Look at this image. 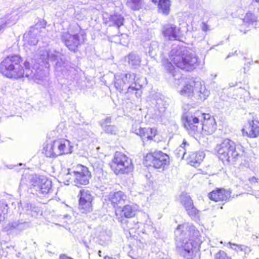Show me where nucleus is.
<instances>
[{
    "mask_svg": "<svg viewBox=\"0 0 259 259\" xmlns=\"http://www.w3.org/2000/svg\"><path fill=\"white\" fill-rule=\"evenodd\" d=\"M218 156L223 162H233L243 152V147L233 141L226 139L215 148Z\"/></svg>",
    "mask_w": 259,
    "mask_h": 259,
    "instance_id": "5",
    "label": "nucleus"
},
{
    "mask_svg": "<svg viewBox=\"0 0 259 259\" xmlns=\"http://www.w3.org/2000/svg\"><path fill=\"white\" fill-rule=\"evenodd\" d=\"M132 131L140 136L143 142L145 140H152L157 134V130L155 128H142L138 124L133 125Z\"/></svg>",
    "mask_w": 259,
    "mask_h": 259,
    "instance_id": "14",
    "label": "nucleus"
},
{
    "mask_svg": "<svg viewBox=\"0 0 259 259\" xmlns=\"http://www.w3.org/2000/svg\"><path fill=\"white\" fill-rule=\"evenodd\" d=\"M25 225V223L22 221H14L8 224L4 229L8 233H11L14 231H20L23 230Z\"/></svg>",
    "mask_w": 259,
    "mask_h": 259,
    "instance_id": "27",
    "label": "nucleus"
},
{
    "mask_svg": "<svg viewBox=\"0 0 259 259\" xmlns=\"http://www.w3.org/2000/svg\"><path fill=\"white\" fill-rule=\"evenodd\" d=\"M189 147V144L184 139L182 144L175 151V153L178 158L184 159L186 154V151Z\"/></svg>",
    "mask_w": 259,
    "mask_h": 259,
    "instance_id": "28",
    "label": "nucleus"
},
{
    "mask_svg": "<svg viewBox=\"0 0 259 259\" xmlns=\"http://www.w3.org/2000/svg\"><path fill=\"white\" fill-rule=\"evenodd\" d=\"M152 1H153V2H156L157 1V0H152Z\"/></svg>",
    "mask_w": 259,
    "mask_h": 259,
    "instance_id": "50",
    "label": "nucleus"
},
{
    "mask_svg": "<svg viewBox=\"0 0 259 259\" xmlns=\"http://www.w3.org/2000/svg\"><path fill=\"white\" fill-rule=\"evenodd\" d=\"M19 254H20V253H19V254H18L17 256H19Z\"/></svg>",
    "mask_w": 259,
    "mask_h": 259,
    "instance_id": "51",
    "label": "nucleus"
},
{
    "mask_svg": "<svg viewBox=\"0 0 259 259\" xmlns=\"http://www.w3.org/2000/svg\"><path fill=\"white\" fill-rule=\"evenodd\" d=\"M91 178V173L87 167L81 164H77L72 168L68 169V172L65 176V185H69L70 182H73L77 187L87 185L89 183Z\"/></svg>",
    "mask_w": 259,
    "mask_h": 259,
    "instance_id": "6",
    "label": "nucleus"
},
{
    "mask_svg": "<svg viewBox=\"0 0 259 259\" xmlns=\"http://www.w3.org/2000/svg\"><path fill=\"white\" fill-rule=\"evenodd\" d=\"M106 133L115 135L117 132V128L114 125H109L103 128Z\"/></svg>",
    "mask_w": 259,
    "mask_h": 259,
    "instance_id": "41",
    "label": "nucleus"
},
{
    "mask_svg": "<svg viewBox=\"0 0 259 259\" xmlns=\"http://www.w3.org/2000/svg\"><path fill=\"white\" fill-rule=\"evenodd\" d=\"M128 64L133 68H136L140 66L141 62L140 57L135 54H130L127 57Z\"/></svg>",
    "mask_w": 259,
    "mask_h": 259,
    "instance_id": "32",
    "label": "nucleus"
},
{
    "mask_svg": "<svg viewBox=\"0 0 259 259\" xmlns=\"http://www.w3.org/2000/svg\"><path fill=\"white\" fill-rule=\"evenodd\" d=\"M22 59L18 55L9 56L0 64V72L4 76L18 79L24 77L33 79H38V73L30 68L29 63L25 61L22 64Z\"/></svg>",
    "mask_w": 259,
    "mask_h": 259,
    "instance_id": "2",
    "label": "nucleus"
},
{
    "mask_svg": "<svg viewBox=\"0 0 259 259\" xmlns=\"http://www.w3.org/2000/svg\"><path fill=\"white\" fill-rule=\"evenodd\" d=\"M62 39L68 49L75 52L80 44L79 35L78 34H71L68 32L63 33Z\"/></svg>",
    "mask_w": 259,
    "mask_h": 259,
    "instance_id": "17",
    "label": "nucleus"
},
{
    "mask_svg": "<svg viewBox=\"0 0 259 259\" xmlns=\"http://www.w3.org/2000/svg\"><path fill=\"white\" fill-rule=\"evenodd\" d=\"M19 254H20V253H19V254H18L17 256H19Z\"/></svg>",
    "mask_w": 259,
    "mask_h": 259,
    "instance_id": "52",
    "label": "nucleus"
},
{
    "mask_svg": "<svg viewBox=\"0 0 259 259\" xmlns=\"http://www.w3.org/2000/svg\"><path fill=\"white\" fill-rule=\"evenodd\" d=\"M156 107L160 113H163L165 109V104L161 99H158L156 102Z\"/></svg>",
    "mask_w": 259,
    "mask_h": 259,
    "instance_id": "39",
    "label": "nucleus"
},
{
    "mask_svg": "<svg viewBox=\"0 0 259 259\" xmlns=\"http://www.w3.org/2000/svg\"><path fill=\"white\" fill-rule=\"evenodd\" d=\"M42 152L48 157L57 156L56 147L54 146V141L52 143L47 144L44 147Z\"/></svg>",
    "mask_w": 259,
    "mask_h": 259,
    "instance_id": "30",
    "label": "nucleus"
},
{
    "mask_svg": "<svg viewBox=\"0 0 259 259\" xmlns=\"http://www.w3.org/2000/svg\"><path fill=\"white\" fill-rule=\"evenodd\" d=\"M214 259H231L227 255V254L223 250H220L214 255Z\"/></svg>",
    "mask_w": 259,
    "mask_h": 259,
    "instance_id": "40",
    "label": "nucleus"
},
{
    "mask_svg": "<svg viewBox=\"0 0 259 259\" xmlns=\"http://www.w3.org/2000/svg\"><path fill=\"white\" fill-rule=\"evenodd\" d=\"M54 146L56 147L58 156L71 153L72 146L69 141L64 139H60L54 141Z\"/></svg>",
    "mask_w": 259,
    "mask_h": 259,
    "instance_id": "19",
    "label": "nucleus"
},
{
    "mask_svg": "<svg viewBox=\"0 0 259 259\" xmlns=\"http://www.w3.org/2000/svg\"><path fill=\"white\" fill-rule=\"evenodd\" d=\"M249 181L251 183H255L257 182V179L254 177L249 178Z\"/></svg>",
    "mask_w": 259,
    "mask_h": 259,
    "instance_id": "45",
    "label": "nucleus"
},
{
    "mask_svg": "<svg viewBox=\"0 0 259 259\" xmlns=\"http://www.w3.org/2000/svg\"><path fill=\"white\" fill-rule=\"evenodd\" d=\"M162 33L166 39L169 40H179L180 36V28L175 25L167 24L162 27Z\"/></svg>",
    "mask_w": 259,
    "mask_h": 259,
    "instance_id": "15",
    "label": "nucleus"
},
{
    "mask_svg": "<svg viewBox=\"0 0 259 259\" xmlns=\"http://www.w3.org/2000/svg\"><path fill=\"white\" fill-rule=\"evenodd\" d=\"M111 168L116 174H128L134 169L131 158L121 152H116L111 163Z\"/></svg>",
    "mask_w": 259,
    "mask_h": 259,
    "instance_id": "7",
    "label": "nucleus"
},
{
    "mask_svg": "<svg viewBox=\"0 0 259 259\" xmlns=\"http://www.w3.org/2000/svg\"><path fill=\"white\" fill-rule=\"evenodd\" d=\"M170 3L169 0H159L158 9L159 13L167 15L170 11Z\"/></svg>",
    "mask_w": 259,
    "mask_h": 259,
    "instance_id": "31",
    "label": "nucleus"
},
{
    "mask_svg": "<svg viewBox=\"0 0 259 259\" xmlns=\"http://www.w3.org/2000/svg\"><path fill=\"white\" fill-rule=\"evenodd\" d=\"M205 157V154L202 151L191 153L187 158L189 163L192 166H198Z\"/></svg>",
    "mask_w": 259,
    "mask_h": 259,
    "instance_id": "25",
    "label": "nucleus"
},
{
    "mask_svg": "<svg viewBox=\"0 0 259 259\" xmlns=\"http://www.w3.org/2000/svg\"><path fill=\"white\" fill-rule=\"evenodd\" d=\"M61 54L55 50H50L47 49H43L39 52V63L45 64L46 67L49 66V62H53L58 59Z\"/></svg>",
    "mask_w": 259,
    "mask_h": 259,
    "instance_id": "18",
    "label": "nucleus"
},
{
    "mask_svg": "<svg viewBox=\"0 0 259 259\" xmlns=\"http://www.w3.org/2000/svg\"><path fill=\"white\" fill-rule=\"evenodd\" d=\"M215 120L213 117H208L207 119L204 118V120L201 125L199 126L198 134L211 135L216 130Z\"/></svg>",
    "mask_w": 259,
    "mask_h": 259,
    "instance_id": "20",
    "label": "nucleus"
},
{
    "mask_svg": "<svg viewBox=\"0 0 259 259\" xmlns=\"http://www.w3.org/2000/svg\"><path fill=\"white\" fill-rule=\"evenodd\" d=\"M242 131L244 136L246 135L251 138H256L259 136V126L252 121L248 128L246 130L242 129Z\"/></svg>",
    "mask_w": 259,
    "mask_h": 259,
    "instance_id": "26",
    "label": "nucleus"
},
{
    "mask_svg": "<svg viewBox=\"0 0 259 259\" xmlns=\"http://www.w3.org/2000/svg\"><path fill=\"white\" fill-rule=\"evenodd\" d=\"M79 199V209L81 213H87L92 210L93 196L90 191L81 189L78 195Z\"/></svg>",
    "mask_w": 259,
    "mask_h": 259,
    "instance_id": "11",
    "label": "nucleus"
},
{
    "mask_svg": "<svg viewBox=\"0 0 259 259\" xmlns=\"http://www.w3.org/2000/svg\"><path fill=\"white\" fill-rule=\"evenodd\" d=\"M203 118V115L199 112L194 113H187L184 116V126L189 133L192 135H197L201 123L199 121Z\"/></svg>",
    "mask_w": 259,
    "mask_h": 259,
    "instance_id": "8",
    "label": "nucleus"
},
{
    "mask_svg": "<svg viewBox=\"0 0 259 259\" xmlns=\"http://www.w3.org/2000/svg\"><path fill=\"white\" fill-rule=\"evenodd\" d=\"M46 24L44 21H38L35 25L31 26L29 31L23 35L24 45L35 46L38 42V35L41 32L42 28H45Z\"/></svg>",
    "mask_w": 259,
    "mask_h": 259,
    "instance_id": "10",
    "label": "nucleus"
},
{
    "mask_svg": "<svg viewBox=\"0 0 259 259\" xmlns=\"http://www.w3.org/2000/svg\"><path fill=\"white\" fill-rule=\"evenodd\" d=\"M210 94L209 91L206 89L204 82L196 81L194 96L197 99L204 101L207 98Z\"/></svg>",
    "mask_w": 259,
    "mask_h": 259,
    "instance_id": "24",
    "label": "nucleus"
},
{
    "mask_svg": "<svg viewBox=\"0 0 259 259\" xmlns=\"http://www.w3.org/2000/svg\"><path fill=\"white\" fill-rule=\"evenodd\" d=\"M111 123V118L107 117L105 120H104L101 123V125L103 128H105V126H108Z\"/></svg>",
    "mask_w": 259,
    "mask_h": 259,
    "instance_id": "42",
    "label": "nucleus"
},
{
    "mask_svg": "<svg viewBox=\"0 0 259 259\" xmlns=\"http://www.w3.org/2000/svg\"><path fill=\"white\" fill-rule=\"evenodd\" d=\"M169 60L178 68L187 71L193 70L198 65V58L195 54L174 47L169 53Z\"/></svg>",
    "mask_w": 259,
    "mask_h": 259,
    "instance_id": "3",
    "label": "nucleus"
},
{
    "mask_svg": "<svg viewBox=\"0 0 259 259\" xmlns=\"http://www.w3.org/2000/svg\"><path fill=\"white\" fill-rule=\"evenodd\" d=\"M96 177L98 178L99 181L100 182H102V180H104L103 174L101 169H99L98 172L96 173Z\"/></svg>",
    "mask_w": 259,
    "mask_h": 259,
    "instance_id": "43",
    "label": "nucleus"
},
{
    "mask_svg": "<svg viewBox=\"0 0 259 259\" xmlns=\"http://www.w3.org/2000/svg\"><path fill=\"white\" fill-rule=\"evenodd\" d=\"M201 28H202V30L204 31H206L208 30V26L205 22L202 23Z\"/></svg>",
    "mask_w": 259,
    "mask_h": 259,
    "instance_id": "44",
    "label": "nucleus"
},
{
    "mask_svg": "<svg viewBox=\"0 0 259 259\" xmlns=\"http://www.w3.org/2000/svg\"><path fill=\"white\" fill-rule=\"evenodd\" d=\"M139 206L137 204H131L124 205L121 210V212L123 214L120 217L118 216V210L115 211V214L118 221L122 222L123 220V216L126 218H131L134 217L137 211L138 210Z\"/></svg>",
    "mask_w": 259,
    "mask_h": 259,
    "instance_id": "21",
    "label": "nucleus"
},
{
    "mask_svg": "<svg viewBox=\"0 0 259 259\" xmlns=\"http://www.w3.org/2000/svg\"><path fill=\"white\" fill-rule=\"evenodd\" d=\"M146 164L152 165L156 168H164L169 163V156L161 151L147 154L145 157Z\"/></svg>",
    "mask_w": 259,
    "mask_h": 259,
    "instance_id": "9",
    "label": "nucleus"
},
{
    "mask_svg": "<svg viewBox=\"0 0 259 259\" xmlns=\"http://www.w3.org/2000/svg\"><path fill=\"white\" fill-rule=\"evenodd\" d=\"M226 246L237 252L239 251H243L246 253L250 251L249 248L245 245L233 243L231 242H228L226 244Z\"/></svg>",
    "mask_w": 259,
    "mask_h": 259,
    "instance_id": "33",
    "label": "nucleus"
},
{
    "mask_svg": "<svg viewBox=\"0 0 259 259\" xmlns=\"http://www.w3.org/2000/svg\"><path fill=\"white\" fill-rule=\"evenodd\" d=\"M177 248L186 259L196 256L202 243L199 231L193 225L185 223L178 226L175 231Z\"/></svg>",
    "mask_w": 259,
    "mask_h": 259,
    "instance_id": "1",
    "label": "nucleus"
},
{
    "mask_svg": "<svg viewBox=\"0 0 259 259\" xmlns=\"http://www.w3.org/2000/svg\"><path fill=\"white\" fill-rule=\"evenodd\" d=\"M101 251L99 250V252H98V254H99V255H100V256H101V254H101Z\"/></svg>",
    "mask_w": 259,
    "mask_h": 259,
    "instance_id": "48",
    "label": "nucleus"
},
{
    "mask_svg": "<svg viewBox=\"0 0 259 259\" xmlns=\"http://www.w3.org/2000/svg\"><path fill=\"white\" fill-rule=\"evenodd\" d=\"M255 1H256L257 3H259V0H255Z\"/></svg>",
    "mask_w": 259,
    "mask_h": 259,
    "instance_id": "49",
    "label": "nucleus"
},
{
    "mask_svg": "<svg viewBox=\"0 0 259 259\" xmlns=\"http://www.w3.org/2000/svg\"><path fill=\"white\" fill-rule=\"evenodd\" d=\"M32 185L36 191L46 195L51 190L52 182L45 176H35L31 180Z\"/></svg>",
    "mask_w": 259,
    "mask_h": 259,
    "instance_id": "12",
    "label": "nucleus"
},
{
    "mask_svg": "<svg viewBox=\"0 0 259 259\" xmlns=\"http://www.w3.org/2000/svg\"><path fill=\"white\" fill-rule=\"evenodd\" d=\"M243 20L245 23L252 24L254 22H256L257 17L252 13L248 12L246 13Z\"/></svg>",
    "mask_w": 259,
    "mask_h": 259,
    "instance_id": "35",
    "label": "nucleus"
},
{
    "mask_svg": "<svg viewBox=\"0 0 259 259\" xmlns=\"http://www.w3.org/2000/svg\"><path fill=\"white\" fill-rule=\"evenodd\" d=\"M8 212V205L4 201H0V222L5 219Z\"/></svg>",
    "mask_w": 259,
    "mask_h": 259,
    "instance_id": "37",
    "label": "nucleus"
},
{
    "mask_svg": "<svg viewBox=\"0 0 259 259\" xmlns=\"http://www.w3.org/2000/svg\"><path fill=\"white\" fill-rule=\"evenodd\" d=\"M158 51V45L156 41H152L151 42L149 47V54L150 56L154 57Z\"/></svg>",
    "mask_w": 259,
    "mask_h": 259,
    "instance_id": "38",
    "label": "nucleus"
},
{
    "mask_svg": "<svg viewBox=\"0 0 259 259\" xmlns=\"http://www.w3.org/2000/svg\"><path fill=\"white\" fill-rule=\"evenodd\" d=\"M209 198L214 201H227L231 197V192L224 189H217L208 194Z\"/></svg>",
    "mask_w": 259,
    "mask_h": 259,
    "instance_id": "22",
    "label": "nucleus"
},
{
    "mask_svg": "<svg viewBox=\"0 0 259 259\" xmlns=\"http://www.w3.org/2000/svg\"><path fill=\"white\" fill-rule=\"evenodd\" d=\"M162 63L165 69L169 73L171 74L173 76H175V68L174 66L171 63V62H169L168 60L165 59L163 60Z\"/></svg>",
    "mask_w": 259,
    "mask_h": 259,
    "instance_id": "36",
    "label": "nucleus"
},
{
    "mask_svg": "<svg viewBox=\"0 0 259 259\" xmlns=\"http://www.w3.org/2000/svg\"><path fill=\"white\" fill-rule=\"evenodd\" d=\"M19 254H20V253H19V254H18L17 256H19Z\"/></svg>",
    "mask_w": 259,
    "mask_h": 259,
    "instance_id": "53",
    "label": "nucleus"
},
{
    "mask_svg": "<svg viewBox=\"0 0 259 259\" xmlns=\"http://www.w3.org/2000/svg\"><path fill=\"white\" fill-rule=\"evenodd\" d=\"M136 75L135 73H117L114 75V85L120 93L127 94L135 92L137 98L142 95L141 85L135 81Z\"/></svg>",
    "mask_w": 259,
    "mask_h": 259,
    "instance_id": "4",
    "label": "nucleus"
},
{
    "mask_svg": "<svg viewBox=\"0 0 259 259\" xmlns=\"http://www.w3.org/2000/svg\"><path fill=\"white\" fill-rule=\"evenodd\" d=\"M105 200L110 202L111 205L116 208L125 203L127 196L120 191L111 192L109 195L105 196Z\"/></svg>",
    "mask_w": 259,
    "mask_h": 259,
    "instance_id": "16",
    "label": "nucleus"
},
{
    "mask_svg": "<svg viewBox=\"0 0 259 259\" xmlns=\"http://www.w3.org/2000/svg\"><path fill=\"white\" fill-rule=\"evenodd\" d=\"M124 18L121 15L114 14L111 15L109 18V25L116 26L118 28L123 24Z\"/></svg>",
    "mask_w": 259,
    "mask_h": 259,
    "instance_id": "29",
    "label": "nucleus"
},
{
    "mask_svg": "<svg viewBox=\"0 0 259 259\" xmlns=\"http://www.w3.org/2000/svg\"><path fill=\"white\" fill-rule=\"evenodd\" d=\"M59 259H72V258L70 257H68L64 254H62L60 256Z\"/></svg>",
    "mask_w": 259,
    "mask_h": 259,
    "instance_id": "47",
    "label": "nucleus"
},
{
    "mask_svg": "<svg viewBox=\"0 0 259 259\" xmlns=\"http://www.w3.org/2000/svg\"><path fill=\"white\" fill-rule=\"evenodd\" d=\"M7 22L0 25V32H3L6 28Z\"/></svg>",
    "mask_w": 259,
    "mask_h": 259,
    "instance_id": "46",
    "label": "nucleus"
},
{
    "mask_svg": "<svg viewBox=\"0 0 259 259\" xmlns=\"http://www.w3.org/2000/svg\"><path fill=\"white\" fill-rule=\"evenodd\" d=\"M179 81L181 83H184L183 88L180 91L181 95L187 97L194 96L196 81L193 79L184 80L183 78H181Z\"/></svg>",
    "mask_w": 259,
    "mask_h": 259,
    "instance_id": "23",
    "label": "nucleus"
},
{
    "mask_svg": "<svg viewBox=\"0 0 259 259\" xmlns=\"http://www.w3.org/2000/svg\"><path fill=\"white\" fill-rule=\"evenodd\" d=\"M128 7L133 10H138L141 7L143 0H126Z\"/></svg>",
    "mask_w": 259,
    "mask_h": 259,
    "instance_id": "34",
    "label": "nucleus"
},
{
    "mask_svg": "<svg viewBox=\"0 0 259 259\" xmlns=\"http://www.w3.org/2000/svg\"><path fill=\"white\" fill-rule=\"evenodd\" d=\"M180 199L188 214L193 220H197L199 217V211L194 207L190 196L187 194L183 193L180 195Z\"/></svg>",
    "mask_w": 259,
    "mask_h": 259,
    "instance_id": "13",
    "label": "nucleus"
}]
</instances>
